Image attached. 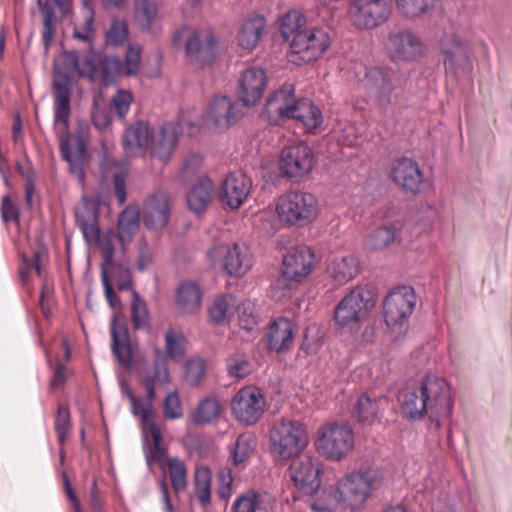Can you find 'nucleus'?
Segmentation results:
<instances>
[{"instance_id":"f257e3e1","label":"nucleus","mask_w":512,"mask_h":512,"mask_svg":"<svg viewBox=\"0 0 512 512\" xmlns=\"http://www.w3.org/2000/svg\"><path fill=\"white\" fill-rule=\"evenodd\" d=\"M399 401L402 414L412 421L428 415L439 427L441 419L449 420L452 417L450 386L444 378L436 375H428L421 383L406 387Z\"/></svg>"},{"instance_id":"f03ea898","label":"nucleus","mask_w":512,"mask_h":512,"mask_svg":"<svg viewBox=\"0 0 512 512\" xmlns=\"http://www.w3.org/2000/svg\"><path fill=\"white\" fill-rule=\"evenodd\" d=\"M156 360L154 363V375L147 376L143 380L147 396L146 399H138L134 396L129 388L125 389V393L131 404V410L134 415L140 413L142 433L145 441L148 443L150 440L153 444L150 452L146 455L147 463L150 465L152 462H157L160 466L164 467L166 458V449L162 445V436L159 427L154 421V409L152 401L156 396V384H167L170 380L167 360L160 349H155Z\"/></svg>"},{"instance_id":"7ed1b4c3","label":"nucleus","mask_w":512,"mask_h":512,"mask_svg":"<svg viewBox=\"0 0 512 512\" xmlns=\"http://www.w3.org/2000/svg\"><path fill=\"white\" fill-rule=\"evenodd\" d=\"M382 484L381 474L373 469L360 468L346 473L336 482L340 505L346 509L359 510Z\"/></svg>"},{"instance_id":"20e7f679","label":"nucleus","mask_w":512,"mask_h":512,"mask_svg":"<svg viewBox=\"0 0 512 512\" xmlns=\"http://www.w3.org/2000/svg\"><path fill=\"white\" fill-rule=\"evenodd\" d=\"M316 196L302 190H289L275 200V214L280 223L290 227H304L318 216Z\"/></svg>"},{"instance_id":"39448f33","label":"nucleus","mask_w":512,"mask_h":512,"mask_svg":"<svg viewBox=\"0 0 512 512\" xmlns=\"http://www.w3.org/2000/svg\"><path fill=\"white\" fill-rule=\"evenodd\" d=\"M308 444V431L298 420H277L269 432V449L275 459L288 460L296 457Z\"/></svg>"},{"instance_id":"423d86ee","label":"nucleus","mask_w":512,"mask_h":512,"mask_svg":"<svg viewBox=\"0 0 512 512\" xmlns=\"http://www.w3.org/2000/svg\"><path fill=\"white\" fill-rule=\"evenodd\" d=\"M355 446L352 427L337 421L329 422L317 431L314 447L317 453L329 461L339 462L345 459Z\"/></svg>"},{"instance_id":"0eeeda50","label":"nucleus","mask_w":512,"mask_h":512,"mask_svg":"<svg viewBox=\"0 0 512 512\" xmlns=\"http://www.w3.org/2000/svg\"><path fill=\"white\" fill-rule=\"evenodd\" d=\"M66 58L72 63L71 72L77 71L81 77H86L91 82L100 81L105 86L115 83L123 74L122 62L117 56L102 55L90 50L81 63H78L72 53L67 54Z\"/></svg>"},{"instance_id":"6e6552de","label":"nucleus","mask_w":512,"mask_h":512,"mask_svg":"<svg viewBox=\"0 0 512 512\" xmlns=\"http://www.w3.org/2000/svg\"><path fill=\"white\" fill-rule=\"evenodd\" d=\"M375 302L370 289L357 286L337 304L333 319L339 327L352 329L367 317Z\"/></svg>"},{"instance_id":"1a4fd4ad","label":"nucleus","mask_w":512,"mask_h":512,"mask_svg":"<svg viewBox=\"0 0 512 512\" xmlns=\"http://www.w3.org/2000/svg\"><path fill=\"white\" fill-rule=\"evenodd\" d=\"M392 11L391 0H351L347 19L356 29L369 31L386 23Z\"/></svg>"},{"instance_id":"9d476101","label":"nucleus","mask_w":512,"mask_h":512,"mask_svg":"<svg viewBox=\"0 0 512 512\" xmlns=\"http://www.w3.org/2000/svg\"><path fill=\"white\" fill-rule=\"evenodd\" d=\"M180 132L194 136L198 132V127L182 114L177 123L167 122L158 130H153L149 146L151 156L167 162L177 146Z\"/></svg>"},{"instance_id":"9b49d317","label":"nucleus","mask_w":512,"mask_h":512,"mask_svg":"<svg viewBox=\"0 0 512 512\" xmlns=\"http://www.w3.org/2000/svg\"><path fill=\"white\" fill-rule=\"evenodd\" d=\"M220 48V40L212 27L204 26L188 31L185 55L189 62L204 67L213 61Z\"/></svg>"},{"instance_id":"f8f14e48","label":"nucleus","mask_w":512,"mask_h":512,"mask_svg":"<svg viewBox=\"0 0 512 512\" xmlns=\"http://www.w3.org/2000/svg\"><path fill=\"white\" fill-rule=\"evenodd\" d=\"M331 46V37L323 29L312 27L304 29L291 40L292 62L310 63L318 60Z\"/></svg>"},{"instance_id":"ddd939ff","label":"nucleus","mask_w":512,"mask_h":512,"mask_svg":"<svg viewBox=\"0 0 512 512\" xmlns=\"http://www.w3.org/2000/svg\"><path fill=\"white\" fill-rule=\"evenodd\" d=\"M266 400L262 391L255 386L241 388L231 400V412L241 424H256L264 414Z\"/></svg>"},{"instance_id":"4468645a","label":"nucleus","mask_w":512,"mask_h":512,"mask_svg":"<svg viewBox=\"0 0 512 512\" xmlns=\"http://www.w3.org/2000/svg\"><path fill=\"white\" fill-rule=\"evenodd\" d=\"M416 305V295L411 286L392 289L384 299V320L388 327L402 326L411 316Z\"/></svg>"},{"instance_id":"2eb2a0df","label":"nucleus","mask_w":512,"mask_h":512,"mask_svg":"<svg viewBox=\"0 0 512 512\" xmlns=\"http://www.w3.org/2000/svg\"><path fill=\"white\" fill-rule=\"evenodd\" d=\"M313 150L304 142L285 146L279 157V170L288 178H303L313 168Z\"/></svg>"},{"instance_id":"dca6fc26","label":"nucleus","mask_w":512,"mask_h":512,"mask_svg":"<svg viewBox=\"0 0 512 512\" xmlns=\"http://www.w3.org/2000/svg\"><path fill=\"white\" fill-rule=\"evenodd\" d=\"M221 257L223 269L236 278L246 275L254 265V256L245 243H233L215 247L209 256Z\"/></svg>"},{"instance_id":"f3484780","label":"nucleus","mask_w":512,"mask_h":512,"mask_svg":"<svg viewBox=\"0 0 512 512\" xmlns=\"http://www.w3.org/2000/svg\"><path fill=\"white\" fill-rule=\"evenodd\" d=\"M298 100L294 84L285 82L269 95L261 116L270 124L278 125L292 115Z\"/></svg>"},{"instance_id":"a211bd4d","label":"nucleus","mask_w":512,"mask_h":512,"mask_svg":"<svg viewBox=\"0 0 512 512\" xmlns=\"http://www.w3.org/2000/svg\"><path fill=\"white\" fill-rule=\"evenodd\" d=\"M387 50L392 61L412 62L425 52L422 39L410 30H399L389 34Z\"/></svg>"},{"instance_id":"6ab92c4d","label":"nucleus","mask_w":512,"mask_h":512,"mask_svg":"<svg viewBox=\"0 0 512 512\" xmlns=\"http://www.w3.org/2000/svg\"><path fill=\"white\" fill-rule=\"evenodd\" d=\"M288 475L291 481L301 491L306 494L313 495L319 490L321 479V463L312 456L293 457Z\"/></svg>"},{"instance_id":"aec40b11","label":"nucleus","mask_w":512,"mask_h":512,"mask_svg":"<svg viewBox=\"0 0 512 512\" xmlns=\"http://www.w3.org/2000/svg\"><path fill=\"white\" fill-rule=\"evenodd\" d=\"M389 176L405 192L419 194L426 182L424 173L417 161L410 157H401L391 163Z\"/></svg>"},{"instance_id":"412c9836","label":"nucleus","mask_w":512,"mask_h":512,"mask_svg":"<svg viewBox=\"0 0 512 512\" xmlns=\"http://www.w3.org/2000/svg\"><path fill=\"white\" fill-rule=\"evenodd\" d=\"M445 70L452 74H469L472 69L470 44L457 36L446 37L441 42Z\"/></svg>"},{"instance_id":"4be33fe9","label":"nucleus","mask_w":512,"mask_h":512,"mask_svg":"<svg viewBox=\"0 0 512 512\" xmlns=\"http://www.w3.org/2000/svg\"><path fill=\"white\" fill-rule=\"evenodd\" d=\"M267 86L266 72L262 68L245 69L238 80L237 94L244 106H255L262 98Z\"/></svg>"},{"instance_id":"5701e85b","label":"nucleus","mask_w":512,"mask_h":512,"mask_svg":"<svg viewBox=\"0 0 512 512\" xmlns=\"http://www.w3.org/2000/svg\"><path fill=\"white\" fill-rule=\"evenodd\" d=\"M239 118L235 102L226 95L215 96L204 116L206 125L224 131L234 125Z\"/></svg>"},{"instance_id":"b1692460","label":"nucleus","mask_w":512,"mask_h":512,"mask_svg":"<svg viewBox=\"0 0 512 512\" xmlns=\"http://www.w3.org/2000/svg\"><path fill=\"white\" fill-rule=\"evenodd\" d=\"M314 260L313 251L306 245H299L285 255L282 276L288 281H300L308 276Z\"/></svg>"},{"instance_id":"393cba45","label":"nucleus","mask_w":512,"mask_h":512,"mask_svg":"<svg viewBox=\"0 0 512 512\" xmlns=\"http://www.w3.org/2000/svg\"><path fill=\"white\" fill-rule=\"evenodd\" d=\"M143 221L150 230L164 228L170 216L169 196L166 192L158 190L149 195L142 208Z\"/></svg>"},{"instance_id":"a878e982","label":"nucleus","mask_w":512,"mask_h":512,"mask_svg":"<svg viewBox=\"0 0 512 512\" xmlns=\"http://www.w3.org/2000/svg\"><path fill=\"white\" fill-rule=\"evenodd\" d=\"M252 182L240 171L232 172L226 176L221 186L224 201L232 209H238L247 199Z\"/></svg>"},{"instance_id":"bb28decb","label":"nucleus","mask_w":512,"mask_h":512,"mask_svg":"<svg viewBox=\"0 0 512 512\" xmlns=\"http://www.w3.org/2000/svg\"><path fill=\"white\" fill-rule=\"evenodd\" d=\"M364 86L375 97L379 105L386 107L392 103L395 89L391 75L380 68H371L366 72Z\"/></svg>"},{"instance_id":"cd10ccee","label":"nucleus","mask_w":512,"mask_h":512,"mask_svg":"<svg viewBox=\"0 0 512 512\" xmlns=\"http://www.w3.org/2000/svg\"><path fill=\"white\" fill-rule=\"evenodd\" d=\"M153 131L145 121L131 124L123 135V148L128 156H140L150 146Z\"/></svg>"},{"instance_id":"c85d7f7f","label":"nucleus","mask_w":512,"mask_h":512,"mask_svg":"<svg viewBox=\"0 0 512 512\" xmlns=\"http://www.w3.org/2000/svg\"><path fill=\"white\" fill-rule=\"evenodd\" d=\"M133 16L137 26L143 32L156 35L162 29L157 0H134Z\"/></svg>"},{"instance_id":"c756f323","label":"nucleus","mask_w":512,"mask_h":512,"mask_svg":"<svg viewBox=\"0 0 512 512\" xmlns=\"http://www.w3.org/2000/svg\"><path fill=\"white\" fill-rule=\"evenodd\" d=\"M265 338L271 351L276 353L288 351L294 338L293 323L284 317L277 318L268 326Z\"/></svg>"},{"instance_id":"7c9ffc66","label":"nucleus","mask_w":512,"mask_h":512,"mask_svg":"<svg viewBox=\"0 0 512 512\" xmlns=\"http://www.w3.org/2000/svg\"><path fill=\"white\" fill-rule=\"evenodd\" d=\"M266 27V19L259 14H251L244 18L240 23L236 40L238 45L245 50H253L260 42L264 29Z\"/></svg>"},{"instance_id":"2f4dec72","label":"nucleus","mask_w":512,"mask_h":512,"mask_svg":"<svg viewBox=\"0 0 512 512\" xmlns=\"http://www.w3.org/2000/svg\"><path fill=\"white\" fill-rule=\"evenodd\" d=\"M402 227L403 223L397 220L375 228L365 238L366 248L372 251H383L391 245L399 244Z\"/></svg>"},{"instance_id":"473e14b6","label":"nucleus","mask_w":512,"mask_h":512,"mask_svg":"<svg viewBox=\"0 0 512 512\" xmlns=\"http://www.w3.org/2000/svg\"><path fill=\"white\" fill-rule=\"evenodd\" d=\"M62 157L69 163L70 171L79 180L84 178L85 144L78 138L67 136L60 142Z\"/></svg>"},{"instance_id":"72a5a7b5","label":"nucleus","mask_w":512,"mask_h":512,"mask_svg":"<svg viewBox=\"0 0 512 512\" xmlns=\"http://www.w3.org/2000/svg\"><path fill=\"white\" fill-rule=\"evenodd\" d=\"M274 499L267 493L249 490L241 494L232 506V512H272Z\"/></svg>"},{"instance_id":"f704fd0d","label":"nucleus","mask_w":512,"mask_h":512,"mask_svg":"<svg viewBox=\"0 0 512 512\" xmlns=\"http://www.w3.org/2000/svg\"><path fill=\"white\" fill-rule=\"evenodd\" d=\"M175 302L180 313L194 314L201 307L202 291L194 282H182L176 290Z\"/></svg>"},{"instance_id":"c9c22d12","label":"nucleus","mask_w":512,"mask_h":512,"mask_svg":"<svg viewBox=\"0 0 512 512\" xmlns=\"http://www.w3.org/2000/svg\"><path fill=\"white\" fill-rule=\"evenodd\" d=\"M329 275L339 284H345L359 272V260L354 254L335 256L327 267Z\"/></svg>"},{"instance_id":"e433bc0d","label":"nucleus","mask_w":512,"mask_h":512,"mask_svg":"<svg viewBox=\"0 0 512 512\" xmlns=\"http://www.w3.org/2000/svg\"><path fill=\"white\" fill-rule=\"evenodd\" d=\"M288 119L299 121L307 132L314 133L323 123L321 110L309 99L301 98Z\"/></svg>"},{"instance_id":"4c0bfd02","label":"nucleus","mask_w":512,"mask_h":512,"mask_svg":"<svg viewBox=\"0 0 512 512\" xmlns=\"http://www.w3.org/2000/svg\"><path fill=\"white\" fill-rule=\"evenodd\" d=\"M55 112L54 121L68 128L70 117V87L67 78L57 79L53 83Z\"/></svg>"},{"instance_id":"58836bf2","label":"nucleus","mask_w":512,"mask_h":512,"mask_svg":"<svg viewBox=\"0 0 512 512\" xmlns=\"http://www.w3.org/2000/svg\"><path fill=\"white\" fill-rule=\"evenodd\" d=\"M235 299L231 294L216 295L207 306L209 321L215 325L225 326L234 314Z\"/></svg>"},{"instance_id":"ea45409f","label":"nucleus","mask_w":512,"mask_h":512,"mask_svg":"<svg viewBox=\"0 0 512 512\" xmlns=\"http://www.w3.org/2000/svg\"><path fill=\"white\" fill-rule=\"evenodd\" d=\"M213 191V182L207 177L200 178L187 196L189 209L197 214L204 212L212 200Z\"/></svg>"},{"instance_id":"a19ab883","label":"nucleus","mask_w":512,"mask_h":512,"mask_svg":"<svg viewBox=\"0 0 512 512\" xmlns=\"http://www.w3.org/2000/svg\"><path fill=\"white\" fill-rule=\"evenodd\" d=\"M111 337L113 354L121 364L129 365L132 361V350L128 330L116 318L111 324Z\"/></svg>"},{"instance_id":"79ce46f5","label":"nucleus","mask_w":512,"mask_h":512,"mask_svg":"<svg viewBox=\"0 0 512 512\" xmlns=\"http://www.w3.org/2000/svg\"><path fill=\"white\" fill-rule=\"evenodd\" d=\"M118 237L125 245L131 242L134 234L139 228V212L134 207L125 208L118 218Z\"/></svg>"},{"instance_id":"37998d69","label":"nucleus","mask_w":512,"mask_h":512,"mask_svg":"<svg viewBox=\"0 0 512 512\" xmlns=\"http://www.w3.org/2000/svg\"><path fill=\"white\" fill-rule=\"evenodd\" d=\"M212 473L208 466L199 465L194 472V486L197 500L202 506L211 502Z\"/></svg>"},{"instance_id":"c03bdc74","label":"nucleus","mask_w":512,"mask_h":512,"mask_svg":"<svg viewBox=\"0 0 512 512\" xmlns=\"http://www.w3.org/2000/svg\"><path fill=\"white\" fill-rule=\"evenodd\" d=\"M306 18L298 10H290L280 19V32L282 37L291 43L292 39L302 33L305 28Z\"/></svg>"},{"instance_id":"a18cd8bd","label":"nucleus","mask_w":512,"mask_h":512,"mask_svg":"<svg viewBox=\"0 0 512 512\" xmlns=\"http://www.w3.org/2000/svg\"><path fill=\"white\" fill-rule=\"evenodd\" d=\"M257 445V438L251 432L240 434L231 449V456L234 465H239L248 460L254 453Z\"/></svg>"},{"instance_id":"49530a36","label":"nucleus","mask_w":512,"mask_h":512,"mask_svg":"<svg viewBox=\"0 0 512 512\" xmlns=\"http://www.w3.org/2000/svg\"><path fill=\"white\" fill-rule=\"evenodd\" d=\"M400 14L406 18L421 17L433 10L440 0H395Z\"/></svg>"},{"instance_id":"de8ad7c7","label":"nucleus","mask_w":512,"mask_h":512,"mask_svg":"<svg viewBox=\"0 0 512 512\" xmlns=\"http://www.w3.org/2000/svg\"><path fill=\"white\" fill-rule=\"evenodd\" d=\"M221 406L215 398H205L199 402L192 413V420L196 424L204 425L217 420L220 416Z\"/></svg>"},{"instance_id":"09e8293b","label":"nucleus","mask_w":512,"mask_h":512,"mask_svg":"<svg viewBox=\"0 0 512 512\" xmlns=\"http://www.w3.org/2000/svg\"><path fill=\"white\" fill-rule=\"evenodd\" d=\"M316 496L312 498L310 507L316 512H332L340 505L338 499L337 485L316 491Z\"/></svg>"},{"instance_id":"8fccbe9b","label":"nucleus","mask_w":512,"mask_h":512,"mask_svg":"<svg viewBox=\"0 0 512 512\" xmlns=\"http://www.w3.org/2000/svg\"><path fill=\"white\" fill-rule=\"evenodd\" d=\"M171 486L176 493L187 488V469L182 460L177 457L169 458L166 461Z\"/></svg>"},{"instance_id":"3c124183","label":"nucleus","mask_w":512,"mask_h":512,"mask_svg":"<svg viewBox=\"0 0 512 512\" xmlns=\"http://www.w3.org/2000/svg\"><path fill=\"white\" fill-rule=\"evenodd\" d=\"M130 311L134 329L139 330L149 326L150 317L146 302L134 290L132 291Z\"/></svg>"},{"instance_id":"603ef678","label":"nucleus","mask_w":512,"mask_h":512,"mask_svg":"<svg viewBox=\"0 0 512 512\" xmlns=\"http://www.w3.org/2000/svg\"><path fill=\"white\" fill-rule=\"evenodd\" d=\"M379 412V403L368 395H361L354 407V414L359 422L372 423Z\"/></svg>"},{"instance_id":"864d4df0","label":"nucleus","mask_w":512,"mask_h":512,"mask_svg":"<svg viewBox=\"0 0 512 512\" xmlns=\"http://www.w3.org/2000/svg\"><path fill=\"white\" fill-rule=\"evenodd\" d=\"M239 326L247 331H252L259 323V313L253 301H243L237 307Z\"/></svg>"},{"instance_id":"5fc2aeb1","label":"nucleus","mask_w":512,"mask_h":512,"mask_svg":"<svg viewBox=\"0 0 512 512\" xmlns=\"http://www.w3.org/2000/svg\"><path fill=\"white\" fill-rule=\"evenodd\" d=\"M55 5L49 1H45L41 5V11L43 13V32L42 38L46 49L49 48L57 25V17L55 14Z\"/></svg>"},{"instance_id":"6e6d98bb","label":"nucleus","mask_w":512,"mask_h":512,"mask_svg":"<svg viewBox=\"0 0 512 512\" xmlns=\"http://www.w3.org/2000/svg\"><path fill=\"white\" fill-rule=\"evenodd\" d=\"M94 24V14L93 11L87 9L85 11V16L83 22L77 23L74 26V30L72 36L74 39L82 41L89 46L92 45L95 39V29L93 27Z\"/></svg>"},{"instance_id":"4d7b16f0","label":"nucleus","mask_w":512,"mask_h":512,"mask_svg":"<svg viewBox=\"0 0 512 512\" xmlns=\"http://www.w3.org/2000/svg\"><path fill=\"white\" fill-rule=\"evenodd\" d=\"M141 66V46L139 44H130L127 47L124 57V64H122L123 75L134 76L136 75Z\"/></svg>"},{"instance_id":"13d9d810","label":"nucleus","mask_w":512,"mask_h":512,"mask_svg":"<svg viewBox=\"0 0 512 512\" xmlns=\"http://www.w3.org/2000/svg\"><path fill=\"white\" fill-rule=\"evenodd\" d=\"M129 35L128 25L125 20L113 19L111 26L106 32L107 44L112 46L123 45Z\"/></svg>"},{"instance_id":"bf43d9fd","label":"nucleus","mask_w":512,"mask_h":512,"mask_svg":"<svg viewBox=\"0 0 512 512\" xmlns=\"http://www.w3.org/2000/svg\"><path fill=\"white\" fill-rule=\"evenodd\" d=\"M166 352L174 361H179L184 355L183 337L173 329H169L165 334Z\"/></svg>"},{"instance_id":"052dcab7","label":"nucleus","mask_w":512,"mask_h":512,"mask_svg":"<svg viewBox=\"0 0 512 512\" xmlns=\"http://www.w3.org/2000/svg\"><path fill=\"white\" fill-rule=\"evenodd\" d=\"M55 432L58 441L63 444L67 438L70 429V412L68 407L59 405L55 416Z\"/></svg>"},{"instance_id":"680f3d73","label":"nucleus","mask_w":512,"mask_h":512,"mask_svg":"<svg viewBox=\"0 0 512 512\" xmlns=\"http://www.w3.org/2000/svg\"><path fill=\"white\" fill-rule=\"evenodd\" d=\"M163 413L166 419H179L183 416L180 398L176 391L166 395L163 403Z\"/></svg>"},{"instance_id":"e2e57ef3","label":"nucleus","mask_w":512,"mask_h":512,"mask_svg":"<svg viewBox=\"0 0 512 512\" xmlns=\"http://www.w3.org/2000/svg\"><path fill=\"white\" fill-rule=\"evenodd\" d=\"M203 166V157L198 153H191L186 156L181 168V178L183 181H187L194 177Z\"/></svg>"},{"instance_id":"0e129e2a","label":"nucleus","mask_w":512,"mask_h":512,"mask_svg":"<svg viewBox=\"0 0 512 512\" xmlns=\"http://www.w3.org/2000/svg\"><path fill=\"white\" fill-rule=\"evenodd\" d=\"M335 134L337 141L342 145L353 146L357 143L358 129L353 123L341 124L339 129L335 130Z\"/></svg>"},{"instance_id":"69168bd1","label":"nucleus","mask_w":512,"mask_h":512,"mask_svg":"<svg viewBox=\"0 0 512 512\" xmlns=\"http://www.w3.org/2000/svg\"><path fill=\"white\" fill-rule=\"evenodd\" d=\"M205 372V363L200 358H195L187 362L185 379L190 385H197Z\"/></svg>"},{"instance_id":"338daca9","label":"nucleus","mask_w":512,"mask_h":512,"mask_svg":"<svg viewBox=\"0 0 512 512\" xmlns=\"http://www.w3.org/2000/svg\"><path fill=\"white\" fill-rule=\"evenodd\" d=\"M132 101V94L126 90H118L112 97L113 108L120 118L123 119L126 116Z\"/></svg>"},{"instance_id":"774afa93","label":"nucleus","mask_w":512,"mask_h":512,"mask_svg":"<svg viewBox=\"0 0 512 512\" xmlns=\"http://www.w3.org/2000/svg\"><path fill=\"white\" fill-rule=\"evenodd\" d=\"M218 496L223 500H228L233 493V476L229 469H223L218 473Z\"/></svg>"}]
</instances>
